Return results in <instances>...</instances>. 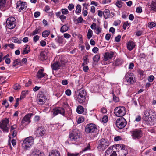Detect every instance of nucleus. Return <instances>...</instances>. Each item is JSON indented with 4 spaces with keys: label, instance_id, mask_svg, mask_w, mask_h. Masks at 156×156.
Instances as JSON below:
<instances>
[{
    "label": "nucleus",
    "instance_id": "72a5a7b5",
    "mask_svg": "<svg viewBox=\"0 0 156 156\" xmlns=\"http://www.w3.org/2000/svg\"><path fill=\"white\" fill-rule=\"evenodd\" d=\"M68 30V27L66 25H64L62 26L60 29V31L62 33L65 32Z\"/></svg>",
    "mask_w": 156,
    "mask_h": 156
},
{
    "label": "nucleus",
    "instance_id": "f257e3e1",
    "mask_svg": "<svg viewBox=\"0 0 156 156\" xmlns=\"http://www.w3.org/2000/svg\"><path fill=\"white\" fill-rule=\"evenodd\" d=\"M150 112L149 109L145 111L143 118L147 123L151 125L156 123V115H153L151 116L150 115Z\"/></svg>",
    "mask_w": 156,
    "mask_h": 156
},
{
    "label": "nucleus",
    "instance_id": "9b49d317",
    "mask_svg": "<svg viewBox=\"0 0 156 156\" xmlns=\"http://www.w3.org/2000/svg\"><path fill=\"white\" fill-rule=\"evenodd\" d=\"M127 122L126 119L123 117L118 119L116 122V126L119 128L122 129L124 128L126 125Z\"/></svg>",
    "mask_w": 156,
    "mask_h": 156
},
{
    "label": "nucleus",
    "instance_id": "a19ab883",
    "mask_svg": "<svg viewBox=\"0 0 156 156\" xmlns=\"http://www.w3.org/2000/svg\"><path fill=\"white\" fill-rule=\"evenodd\" d=\"M20 60L19 58L16 59L13 63V66H15L19 64V63H20Z\"/></svg>",
    "mask_w": 156,
    "mask_h": 156
},
{
    "label": "nucleus",
    "instance_id": "f8f14e48",
    "mask_svg": "<svg viewBox=\"0 0 156 156\" xmlns=\"http://www.w3.org/2000/svg\"><path fill=\"white\" fill-rule=\"evenodd\" d=\"M8 119L5 118V119L2 120L0 122V128L3 131L8 132V128L7 127L8 124L9 123Z\"/></svg>",
    "mask_w": 156,
    "mask_h": 156
},
{
    "label": "nucleus",
    "instance_id": "0e129e2a",
    "mask_svg": "<svg viewBox=\"0 0 156 156\" xmlns=\"http://www.w3.org/2000/svg\"><path fill=\"white\" fill-rule=\"evenodd\" d=\"M83 60L84 61V64H87V62H88V56L86 55L83 57Z\"/></svg>",
    "mask_w": 156,
    "mask_h": 156
},
{
    "label": "nucleus",
    "instance_id": "6e6d98bb",
    "mask_svg": "<svg viewBox=\"0 0 156 156\" xmlns=\"http://www.w3.org/2000/svg\"><path fill=\"white\" fill-rule=\"evenodd\" d=\"M13 88L16 90H20V86L18 84H16L14 85Z\"/></svg>",
    "mask_w": 156,
    "mask_h": 156
},
{
    "label": "nucleus",
    "instance_id": "aec40b11",
    "mask_svg": "<svg viewBox=\"0 0 156 156\" xmlns=\"http://www.w3.org/2000/svg\"><path fill=\"white\" fill-rule=\"evenodd\" d=\"M64 113L65 110L64 109L61 108H56L54 110L53 115L54 116H55L59 113L64 115Z\"/></svg>",
    "mask_w": 156,
    "mask_h": 156
},
{
    "label": "nucleus",
    "instance_id": "c03bdc74",
    "mask_svg": "<svg viewBox=\"0 0 156 156\" xmlns=\"http://www.w3.org/2000/svg\"><path fill=\"white\" fill-rule=\"evenodd\" d=\"M6 0H0V8L5 6Z\"/></svg>",
    "mask_w": 156,
    "mask_h": 156
},
{
    "label": "nucleus",
    "instance_id": "393cba45",
    "mask_svg": "<svg viewBox=\"0 0 156 156\" xmlns=\"http://www.w3.org/2000/svg\"><path fill=\"white\" fill-rule=\"evenodd\" d=\"M135 46V44L132 41H129L127 43V49L129 51L133 50Z\"/></svg>",
    "mask_w": 156,
    "mask_h": 156
},
{
    "label": "nucleus",
    "instance_id": "a878e982",
    "mask_svg": "<svg viewBox=\"0 0 156 156\" xmlns=\"http://www.w3.org/2000/svg\"><path fill=\"white\" fill-rule=\"evenodd\" d=\"M49 156H60L59 152L57 150H52L49 153Z\"/></svg>",
    "mask_w": 156,
    "mask_h": 156
},
{
    "label": "nucleus",
    "instance_id": "9d476101",
    "mask_svg": "<svg viewBox=\"0 0 156 156\" xmlns=\"http://www.w3.org/2000/svg\"><path fill=\"white\" fill-rule=\"evenodd\" d=\"M124 82L127 83V84L133 83L135 82L134 76L133 73L127 74L124 78Z\"/></svg>",
    "mask_w": 156,
    "mask_h": 156
},
{
    "label": "nucleus",
    "instance_id": "4468645a",
    "mask_svg": "<svg viewBox=\"0 0 156 156\" xmlns=\"http://www.w3.org/2000/svg\"><path fill=\"white\" fill-rule=\"evenodd\" d=\"M46 98L43 94L41 92L38 95L37 101L38 104L42 105L45 103Z\"/></svg>",
    "mask_w": 156,
    "mask_h": 156
},
{
    "label": "nucleus",
    "instance_id": "338daca9",
    "mask_svg": "<svg viewBox=\"0 0 156 156\" xmlns=\"http://www.w3.org/2000/svg\"><path fill=\"white\" fill-rule=\"evenodd\" d=\"M134 64L133 63H130L129 66L128 68L129 69H132L134 66Z\"/></svg>",
    "mask_w": 156,
    "mask_h": 156
},
{
    "label": "nucleus",
    "instance_id": "a211bd4d",
    "mask_svg": "<svg viewBox=\"0 0 156 156\" xmlns=\"http://www.w3.org/2000/svg\"><path fill=\"white\" fill-rule=\"evenodd\" d=\"M26 7L27 4L25 2H22L20 1L18 2L16 4V8L19 9V11L20 12Z\"/></svg>",
    "mask_w": 156,
    "mask_h": 156
},
{
    "label": "nucleus",
    "instance_id": "603ef678",
    "mask_svg": "<svg viewBox=\"0 0 156 156\" xmlns=\"http://www.w3.org/2000/svg\"><path fill=\"white\" fill-rule=\"evenodd\" d=\"M2 104L4 105L6 108L8 107L9 106L7 101L5 99L2 101Z\"/></svg>",
    "mask_w": 156,
    "mask_h": 156
},
{
    "label": "nucleus",
    "instance_id": "e2e57ef3",
    "mask_svg": "<svg viewBox=\"0 0 156 156\" xmlns=\"http://www.w3.org/2000/svg\"><path fill=\"white\" fill-rule=\"evenodd\" d=\"M121 36L120 35H118L115 38V40L116 42H119L120 41Z\"/></svg>",
    "mask_w": 156,
    "mask_h": 156
},
{
    "label": "nucleus",
    "instance_id": "5701e85b",
    "mask_svg": "<svg viewBox=\"0 0 156 156\" xmlns=\"http://www.w3.org/2000/svg\"><path fill=\"white\" fill-rule=\"evenodd\" d=\"M61 66V63L59 62H56L51 64V65L52 69L55 70L58 69Z\"/></svg>",
    "mask_w": 156,
    "mask_h": 156
},
{
    "label": "nucleus",
    "instance_id": "423d86ee",
    "mask_svg": "<svg viewBox=\"0 0 156 156\" xmlns=\"http://www.w3.org/2000/svg\"><path fill=\"white\" fill-rule=\"evenodd\" d=\"M34 139L32 136L26 138L23 143V147L25 149L29 148L34 144Z\"/></svg>",
    "mask_w": 156,
    "mask_h": 156
},
{
    "label": "nucleus",
    "instance_id": "1a4fd4ad",
    "mask_svg": "<svg viewBox=\"0 0 156 156\" xmlns=\"http://www.w3.org/2000/svg\"><path fill=\"white\" fill-rule=\"evenodd\" d=\"M97 130L96 126L93 123L87 124L85 128V131L87 133H94Z\"/></svg>",
    "mask_w": 156,
    "mask_h": 156
},
{
    "label": "nucleus",
    "instance_id": "69168bd1",
    "mask_svg": "<svg viewBox=\"0 0 156 156\" xmlns=\"http://www.w3.org/2000/svg\"><path fill=\"white\" fill-rule=\"evenodd\" d=\"M66 94L68 96H70L71 94V91L69 89H67L65 92Z\"/></svg>",
    "mask_w": 156,
    "mask_h": 156
},
{
    "label": "nucleus",
    "instance_id": "de8ad7c7",
    "mask_svg": "<svg viewBox=\"0 0 156 156\" xmlns=\"http://www.w3.org/2000/svg\"><path fill=\"white\" fill-rule=\"evenodd\" d=\"M155 23L153 22H149L148 23V26L150 28L155 27Z\"/></svg>",
    "mask_w": 156,
    "mask_h": 156
},
{
    "label": "nucleus",
    "instance_id": "c9c22d12",
    "mask_svg": "<svg viewBox=\"0 0 156 156\" xmlns=\"http://www.w3.org/2000/svg\"><path fill=\"white\" fill-rule=\"evenodd\" d=\"M30 156H44V155L43 153L41 152L38 154L35 152H33Z\"/></svg>",
    "mask_w": 156,
    "mask_h": 156
},
{
    "label": "nucleus",
    "instance_id": "39448f33",
    "mask_svg": "<svg viewBox=\"0 0 156 156\" xmlns=\"http://www.w3.org/2000/svg\"><path fill=\"white\" fill-rule=\"evenodd\" d=\"M126 109L123 106H119L116 107L114 110V112L116 116L122 117L126 113Z\"/></svg>",
    "mask_w": 156,
    "mask_h": 156
},
{
    "label": "nucleus",
    "instance_id": "bb28decb",
    "mask_svg": "<svg viewBox=\"0 0 156 156\" xmlns=\"http://www.w3.org/2000/svg\"><path fill=\"white\" fill-rule=\"evenodd\" d=\"M110 11L108 9H105L103 12V15L104 17L106 19L109 17Z\"/></svg>",
    "mask_w": 156,
    "mask_h": 156
},
{
    "label": "nucleus",
    "instance_id": "4be33fe9",
    "mask_svg": "<svg viewBox=\"0 0 156 156\" xmlns=\"http://www.w3.org/2000/svg\"><path fill=\"white\" fill-rule=\"evenodd\" d=\"M147 6L151 11H155L156 10V0L153 1L150 4H147Z\"/></svg>",
    "mask_w": 156,
    "mask_h": 156
},
{
    "label": "nucleus",
    "instance_id": "13d9d810",
    "mask_svg": "<svg viewBox=\"0 0 156 156\" xmlns=\"http://www.w3.org/2000/svg\"><path fill=\"white\" fill-rule=\"evenodd\" d=\"M39 37L38 35H35L33 37L34 42H36L39 39Z\"/></svg>",
    "mask_w": 156,
    "mask_h": 156
},
{
    "label": "nucleus",
    "instance_id": "7c9ffc66",
    "mask_svg": "<svg viewBox=\"0 0 156 156\" xmlns=\"http://www.w3.org/2000/svg\"><path fill=\"white\" fill-rule=\"evenodd\" d=\"M56 41L59 44H61L63 43V41L62 37H58L55 39Z\"/></svg>",
    "mask_w": 156,
    "mask_h": 156
},
{
    "label": "nucleus",
    "instance_id": "20e7f679",
    "mask_svg": "<svg viewBox=\"0 0 156 156\" xmlns=\"http://www.w3.org/2000/svg\"><path fill=\"white\" fill-rule=\"evenodd\" d=\"M79 91V94L76 97V100L79 103H81L85 101L87 93L86 91L83 88L80 89Z\"/></svg>",
    "mask_w": 156,
    "mask_h": 156
},
{
    "label": "nucleus",
    "instance_id": "c85d7f7f",
    "mask_svg": "<svg viewBox=\"0 0 156 156\" xmlns=\"http://www.w3.org/2000/svg\"><path fill=\"white\" fill-rule=\"evenodd\" d=\"M41 32V28L39 27L36 28L33 32L30 34L31 36H34L36 34H39Z\"/></svg>",
    "mask_w": 156,
    "mask_h": 156
},
{
    "label": "nucleus",
    "instance_id": "3c124183",
    "mask_svg": "<svg viewBox=\"0 0 156 156\" xmlns=\"http://www.w3.org/2000/svg\"><path fill=\"white\" fill-rule=\"evenodd\" d=\"M90 150V145H88L85 148H83L82 149V151L83 152H85L87 151H89Z\"/></svg>",
    "mask_w": 156,
    "mask_h": 156
},
{
    "label": "nucleus",
    "instance_id": "2eb2a0df",
    "mask_svg": "<svg viewBox=\"0 0 156 156\" xmlns=\"http://www.w3.org/2000/svg\"><path fill=\"white\" fill-rule=\"evenodd\" d=\"M32 113H29L26 115L22 119L21 121V123L22 124L26 123L29 124L31 122L30 117L33 116Z\"/></svg>",
    "mask_w": 156,
    "mask_h": 156
},
{
    "label": "nucleus",
    "instance_id": "4c0bfd02",
    "mask_svg": "<svg viewBox=\"0 0 156 156\" xmlns=\"http://www.w3.org/2000/svg\"><path fill=\"white\" fill-rule=\"evenodd\" d=\"M81 11V6L80 5H78L76 7L75 12L78 14L80 13Z\"/></svg>",
    "mask_w": 156,
    "mask_h": 156
},
{
    "label": "nucleus",
    "instance_id": "052dcab7",
    "mask_svg": "<svg viewBox=\"0 0 156 156\" xmlns=\"http://www.w3.org/2000/svg\"><path fill=\"white\" fill-rule=\"evenodd\" d=\"M59 18L63 22L64 20H65L66 19V17L65 16H64L63 15H61L59 17Z\"/></svg>",
    "mask_w": 156,
    "mask_h": 156
},
{
    "label": "nucleus",
    "instance_id": "bf43d9fd",
    "mask_svg": "<svg viewBox=\"0 0 156 156\" xmlns=\"http://www.w3.org/2000/svg\"><path fill=\"white\" fill-rule=\"evenodd\" d=\"M97 27V26H96V23H93L90 26L91 28L94 30Z\"/></svg>",
    "mask_w": 156,
    "mask_h": 156
},
{
    "label": "nucleus",
    "instance_id": "774afa93",
    "mask_svg": "<svg viewBox=\"0 0 156 156\" xmlns=\"http://www.w3.org/2000/svg\"><path fill=\"white\" fill-rule=\"evenodd\" d=\"M83 71L85 72H87L89 70L88 67L87 66H84L83 68Z\"/></svg>",
    "mask_w": 156,
    "mask_h": 156
},
{
    "label": "nucleus",
    "instance_id": "49530a36",
    "mask_svg": "<svg viewBox=\"0 0 156 156\" xmlns=\"http://www.w3.org/2000/svg\"><path fill=\"white\" fill-rule=\"evenodd\" d=\"M27 92H28L27 91H22L21 93V94L20 96V99H23V98H24L25 97L26 94H27Z\"/></svg>",
    "mask_w": 156,
    "mask_h": 156
},
{
    "label": "nucleus",
    "instance_id": "4d7b16f0",
    "mask_svg": "<svg viewBox=\"0 0 156 156\" xmlns=\"http://www.w3.org/2000/svg\"><path fill=\"white\" fill-rule=\"evenodd\" d=\"M154 79V76L153 75H151L148 77V80L149 82H151L153 81Z\"/></svg>",
    "mask_w": 156,
    "mask_h": 156
},
{
    "label": "nucleus",
    "instance_id": "cd10ccee",
    "mask_svg": "<svg viewBox=\"0 0 156 156\" xmlns=\"http://www.w3.org/2000/svg\"><path fill=\"white\" fill-rule=\"evenodd\" d=\"M30 51V48L29 45H26L25 46V48L23 51L22 54H25L28 53Z\"/></svg>",
    "mask_w": 156,
    "mask_h": 156
},
{
    "label": "nucleus",
    "instance_id": "8fccbe9b",
    "mask_svg": "<svg viewBox=\"0 0 156 156\" xmlns=\"http://www.w3.org/2000/svg\"><path fill=\"white\" fill-rule=\"evenodd\" d=\"M130 24V23H129L127 21L124 23L123 26V28L124 30H125L127 27L129 26Z\"/></svg>",
    "mask_w": 156,
    "mask_h": 156
},
{
    "label": "nucleus",
    "instance_id": "473e14b6",
    "mask_svg": "<svg viewBox=\"0 0 156 156\" xmlns=\"http://www.w3.org/2000/svg\"><path fill=\"white\" fill-rule=\"evenodd\" d=\"M76 111L79 114L82 113L83 112V107L81 106H78L77 108Z\"/></svg>",
    "mask_w": 156,
    "mask_h": 156
},
{
    "label": "nucleus",
    "instance_id": "f3484780",
    "mask_svg": "<svg viewBox=\"0 0 156 156\" xmlns=\"http://www.w3.org/2000/svg\"><path fill=\"white\" fill-rule=\"evenodd\" d=\"M113 147H109L105 152V156H116L117 154L115 151L112 150Z\"/></svg>",
    "mask_w": 156,
    "mask_h": 156
},
{
    "label": "nucleus",
    "instance_id": "0eeeda50",
    "mask_svg": "<svg viewBox=\"0 0 156 156\" xmlns=\"http://www.w3.org/2000/svg\"><path fill=\"white\" fill-rule=\"evenodd\" d=\"M116 150L118 153V156H126L128 151L125 149V145L122 144H118L116 145Z\"/></svg>",
    "mask_w": 156,
    "mask_h": 156
},
{
    "label": "nucleus",
    "instance_id": "6e6552de",
    "mask_svg": "<svg viewBox=\"0 0 156 156\" xmlns=\"http://www.w3.org/2000/svg\"><path fill=\"white\" fill-rule=\"evenodd\" d=\"M6 27L10 29L14 28L16 25V20L15 18L13 17L8 18L6 22Z\"/></svg>",
    "mask_w": 156,
    "mask_h": 156
},
{
    "label": "nucleus",
    "instance_id": "f03ea898",
    "mask_svg": "<svg viewBox=\"0 0 156 156\" xmlns=\"http://www.w3.org/2000/svg\"><path fill=\"white\" fill-rule=\"evenodd\" d=\"M80 135L78 131L74 130L69 136L68 140L69 143L70 144L78 145Z\"/></svg>",
    "mask_w": 156,
    "mask_h": 156
},
{
    "label": "nucleus",
    "instance_id": "ea45409f",
    "mask_svg": "<svg viewBox=\"0 0 156 156\" xmlns=\"http://www.w3.org/2000/svg\"><path fill=\"white\" fill-rule=\"evenodd\" d=\"M100 56L98 55H96L93 58V60L94 62H98L100 59Z\"/></svg>",
    "mask_w": 156,
    "mask_h": 156
},
{
    "label": "nucleus",
    "instance_id": "2f4dec72",
    "mask_svg": "<svg viewBox=\"0 0 156 156\" xmlns=\"http://www.w3.org/2000/svg\"><path fill=\"white\" fill-rule=\"evenodd\" d=\"M50 34V31L48 30H47L42 33V36L43 37H48Z\"/></svg>",
    "mask_w": 156,
    "mask_h": 156
},
{
    "label": "nucleus",
    "instance_id": "09e8293b",
    "mask_svg": "<svg viewBox=\"0 0 156 156\" xmlns=\"http://www.w3.org/2000/svg\"><path fill=\"white\" fill-rule=\"evenodd\" d=\"M61 12L63 14L66 15L69 13V11L67 9H62Z\"/></svg>",
    "mask_w": 156,
    "mask_h": 156
},
{
    "label": "nucleus",
    "instance_id": "f704fd0d",
    "mask_svg": "<svg viewBox=\"0 0 156 156\" xmlns=\"http://www.w3.org/2000/svg\"><path fill=\"white\" fill-rule=\"evenodd\" d=\"M93 35V32L90 29L88 30L87 37L88 39H90Z\"/></svg>",
    "mask_w": 156,
    "mask_h": 156
},
{
    "label": "nucleus",
    "instance_id": "79ce46f5",
    "mask_svg": "<svg viewBox=\"0 0 156 156\" xmlns=\"http://www.w3.org/2000/svg\"><path fill=\"white\" fill-rule=\"evenodd\" d=\"M94 30L96 34H98L101 32V29L100 28L99 26H97L96 28Z\"/></svg>",
    "mask_w": 156,
    "mask_h": 156
},
{
    "label": "nucleus",
    "instance_id": "e433bc0d",
    "mask_svg": "<svg viewBox=\"0 0 156 156\" xmlns=\"http://www.w3.org/2000/svg\"><path fill=\"white\" fill-rule=\"evenodd\" d=\"M112 93L113 94V98L114 101L118 102L119 101V99L118 97L114 94L113 91L112 92Z\"/></svg>",
    "mask_w": 156,
    "mask_h": 156
},
{
    "label": "nucleus",
    "instance_id": "37998d69",
    "mask_svg": "<svg viewBox=\"0 0 156 156\" xmlns=\"http://www.w3.org/2000/svg\"><path fill=\"white\" fill-rule=\"evenodd\" d=\"M123 2L120 1H118L116 3V5L119 8H121Z\"/></svg>",
    "mask_w": 156,
    "mask_h": 156
},
{
    "label": "nucleus",
    "instance_id": "7ed1b4c3",
    "mask_svg": "<svg viewBox=\"0 0 156 156\" xmlns=\"http://www.w3.org/2000/svg\"><path fill=\"white\" fill-rule=\"evenodd\" d=\"M110 144L107 139L105 138L100 139L98 142V149L99 151H103L107 148Z\"/></svg>",
    "mask_w": 156,
    "mask_h": 156
},
{
    "label": "nucleus",
    "instance_id": "6ab92c4d",
    "mask_svg": "<svg viewBox=\"0 0 156 156\" xmlns=\"http://www.w3.org/2000/svg\"><path fill=\"white\" fill-rule=\"evenodd\" d=\"M124 63L123 59L120 58H117L114 61L113 66H119L122 65Z\"/></svg>",
    "mask_w": 156,
    "mask_h": 156
},
{
    "label": "nucleus",
    "instance_id": "864d4df0",
    "mask_svg": "<svg viewBox=\"0 0 156 156\" xmlns=\"http://www.w3.org/2000/svg\"><path fill=\"white\" fill-rule=\"evenodd\" d=\"M108 121V117L107 116H104L102 118V121L104 123H106Z\"/></svg>",
    "mask_w": 156,
    "mask_h": 156
},
{
    "label": "nucleus",
    "instance_id": "a18cd8bd",
    "mask_svg": "<svg viewBox=\"0 0 156 156\" xmlns=\"http://www.w3.org/2000/svg\"><path fill=\"white\" fill-rule=\"evenodd\" d=\"M79 154L78 153H73L68 152L67 153L68 156H78Z\"/></svg>",
    "mask_w": 156,
    "mask_h": 156
},
{
    "label": "nucleus",
    "instance_id": "412c9836",
    "mask_svg": "<svg viewBox=\"0 0 156 156\" xmlns=\"http://www.w3.org/2000/svg\"><path fill=\"white\" fill-rule=\"evenodd\" d=\"M37 130V132L41 136H44L46 133V129L43 126L38 127Z\"/></svg>",
    "mask_w": 156,
    "mask_h": 156
},
{
    "label": "nucleus",
    "instance_id": "dca6fc26",
    "mask_svg": "<svg viewBox=\"0 0 156 156\" xmlns=\"http://www.w3.org/2000/svg\"><path fill=\"white\" fill-rule=\"evenodd\" d=\"M114 54V53L112 51L108 52L105 53L104 54L103 60L104 61H107L108 60L112 59Z\"/></svg>",
    "mask_w": 156,
    "mask_h": 156
},
{
    "label": "nucleus",
    "instance_id": "58836bf2",
    "mask_svg": "<svg viewBox=\"0 0 156 156\" xmlns=\"http://www.w3.org/2000/svg\"><path fill=\"white\" fill-rule=\"evenodd\" d=\"M40 58L42 60H46L47 58V57L43 53H41L40 55Z\"/></svg>",
    "mask_w": 156,
    "mask_h": 156
},
{
    "label": "nucleus",
    "instance_id": "b1692460",
    "mask_svg": "<svg viewBox=\"0 0 156 156\" xmlns=\"http://www.w3.org/2000/svg\"><path fill=\"white\" fill-rule=\"evenodd\" d=\"M43 69H41L38 70L37 74V77L38 78H41L44 77L45 76H47L46 73L44 72Z\"/></svg>",
    "mask_w": 156,
    "mask_h": 156
},
{
    "label": "nucleus",
    "instance_id": "c756f323",
    "mask_svg": "<svg viewBox=\"0 0 156 156\" xmlns=\"http://www.w3.org/2000/svg\"><path fill=\"white\" fill-rule=\"evenodd\" d=\"M11 40L13 42H14L15 43L20 44L21 43V40H19L17 38L15 37H13L12 38Z\"/></svg>",
    "mask_w": 156,
    "mask_h": 156
},
{
    "label": "nucleus",
    "instance_id": "ddd939ff",
    "mask_svg": "<svg viewBox=\"0 0 156 156\" xmlns=\"http://www.w3.org/2000/svg\"><path fill=\"white\" fill-rule=\"evenodd\" d=\"M133 139H139L142 136V133L141 130L135 129L130 132Z\"/></svg>",
    "mask_w": 156,
    "mask_h": 156
},
{
    "label": "nucleus",
    "instance_id": "5fc2aeb1",
    "mask_svg": "<svg viewBox=\"0 0 156 156\" xmlns=\"http://www.w3.org/2000/svg\"><path fill=\"white\" fill-rule=\"evenodd\" d=\"M74 5L73 4H70L68 6V9L69 10L71 11L74 9Z\"/></svg>",
    "mask_w": 156,
    "mask_h": 156
},
{
    "label": "nucleus",
    "instance_id": "680f3d73",
    "mask_svg": "<svg viewBox=\"0 0 156 156\" xmlns=\"http://www.w3.org/2000/svg\"><path fill=\"white\" fill-rule=\"evenodd\" d=\"M142 11V8L141 7H139L136 9V12L138 13H141Z\"/></svg>",
    "mask_w": 156,
    "mask_h": 156
}]
</instances>
